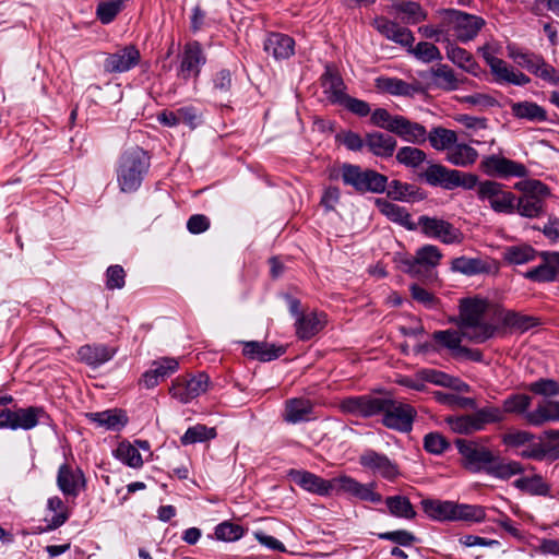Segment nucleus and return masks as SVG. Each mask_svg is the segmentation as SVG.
<instances>
[{
    "label": "nucleus",
    "mask_w": 559,
    "mask_h": 559,
    "mask_svg": "<svg viewBox=\"0 0 559 559\" xmlns=\"http://www.w3.org/2000/svg\"><path fill=\"white\" fill-rule=\"evenodd\" d=\"M515 187L523 191L515 195L514 213L527 218H537L545 213V201L550 195L549 188L539 180L518 182Z\"/></svg>",
    "instance_id": "4"
},
{
    "label": "nucleus",
    "mask_w": 559,
    "mask_h": 559,
    "mask_svg": "<svg viewBox=\"0 0 559 559\" xmlns=\"http://www.w3.org/2000/svg\"><path fill=\"white\" fill-rule=\"evenodd\" d=\"M341 178L345 186L357 193H382L386 189L388 177L370 168L345 163L341 167Z\"/></svg>",
    "instance_id": "5"
},
{
    "label": "nucleus",
    "mask_w": 559,
    "mask_h": 559,
    "mask_svg": "<svg viewBox=\"0 0 559 559\" xmlns=\"http://www.w3.org/2000/svg\"><path fill=\"white\" fill-rule=\"evenodd\" d=\"M321 86L326 99L334 105H341L346 98V85L338 70L331 63L325 64L321 75Z\"/></svg>",
    "instance_id": "20"
},
{
    "label": "nucleus",
    "mask_w": 559,
    "mask_h": 559,
    "mask_svg": "<svg viewBox=\"0 0 559 559\" xmlns=\"http://www.w3.org/2000/svg\"><path fill=\"white\" fill-rule=\"evenodd\" d=\"M473 414L475 416L479 430H483L486 425L498 424L503 421L506 418L504 412L501 411V408L493 405H487L485 407L476 409Z\"/></svg>",
    "instance_id": "57"
},
{
    "label": "nucleus",
    "mask_w": 559,
    "mask_h": 559,
    "mask_svg": "<svg viewBox=\"0 0 559 559\" xmlns=\"http://www.w3.org/2000/svg\"><path fill=\"white\" fill-rule=\"evenodd\" d=\"M531 403L532 399L526 394H512L503 401V408L501 411L504 414H526Z\"/></svg>",
    "instance_id": "61"
},
{
    "label": "nucleus",
    "mask_w": 559,
    "mask_h": 559,
    "mask_svg": "<svg viewBox=\"0 0 559 559\" xmlns=\"http://www.w3.org/2000/svg\"><path fill=\"white\" fill-rule=\"evenodd\" d=\"M245 534V528L236 523L225 521L215 527V536L223 542H235L241 538Z\"/></svg>",
    "instance_id": "63"
},
{
    "label": "nucleus",
    "mask_w": 559,
    "mask_h": 559,
    "mask_svg": "<svg viewBox=\"0 0 559 559\" xmlns=\"http://www.w3.org/2000/svg\"><path fill=\"white\" fill-rule=\"evenodd\" d=\"M486 518L485 508L474 504H453L452 521H467L479 523Z\"/></svg>",
    "instance_id": "48"
},
{
    "label": "nucleus",
    "mask_w": 559,
    "mask_h": 559,
    "mask_svg": "<svg viewBox=\"0 0 559 559\" xmlns=\"http://www.w3.org/2000/svg\"><path fill=\"white\" fill-rule=\"evenodd\" d=\"M395 158L397 163L406 167L416 168L426 160L427 155L418 147L403 146L397 150Z\"/></svg>",
    "instance_id": "55"
},
{
    "label": "nucleus",
    "mask_w": 559,
    "mask_h": 559,
    "mask_svg": "<svg viewBox=\"0 0 559 559\" xmlns=\"http://www.w3.org/2000/svg\"><path fill=\"white\" fill-rule=\"evenodd\" d=\"M347 493L362 501L379 503L382 496L373 490V484H361L347 475L331 479V493Z\"/></svg>",
    "instance_id": "13"
},
{
    "label": "nucleus",
    "mask_w": 559,
    "mask_h": 559,
    "mask_svg": "<svg viewBox=\"0 0 559 559\" xmlns=\"http://www.w3.org/2000/svg\"><path fill=\"white\" fill-rule=\"evenodd\" d=\"M525 468L520 462L507 461L495 454L493 462L488 467L487 474L498 479L508 480L512 476L523 474Z\"/></svg>",
    "instance_id": "40"
},
{
    "label": "nucleus",
    "mask_w": 559,
    "mask_h": 559,
    "mask_svg": "<svg viewBox=\"0 0 559 559\" xmlns=\"http://www.w3.org/2000/svg\"><path fill=\"white\" fill-rule=\"evenodd\" d=\"M527 390L545 397L557 396L559 395V383L552 379L542 378L530 383Z\"/></svg>",
    "instance_id": "64"
},
{
    "label": "nucleus",
    "mask_w": 559,
    "mask_h": 559,
    "mask_svg": "<svg viewBox=\"0 0 559 559\" xmlns=\"http://www.w3.org/2000/svg\"><path fill=\"white\" fill-rule=\"evenodd\" d=\"M206 63V56L199 41L192 40L185 45L177 75L187 81L197 79L201 68Z\"/></svg>",
    "instance_id": "15"
},
{
    "label": "nucleus",
    "mask_w": 559,
    "mask_h": 559,
    "mask_svg": "<svg viewBox=\"0 0 559 559\" xmlns=\"http://www.w3.org/2000/svg\"><path fill=\"white\" fill-rule=\"evenodd\" d=\"M431 76L433 84L447 92L457 90L464 81L455 75L453 69L443 63H439L437 67L431 69Z\"/></svg>",
    "instance_id": "41"
},
{
    "label": "nucleus",
    "mask_w": 559,
    "mask_h": 559,
    "mask_svg": "<svg viewBox=\"0 0 559 559\" xmlns=\"http://www.w3.org/2000/svg\"><path fill=\"white\" fill-rule=\"evenodd\" d=\"M483 58L489 66L495 82L499 84H512L524 86L531 82V79L523 72L515 71L513 67L504 60L493 56L487 49H481Z\"/></svg>",
    "instance_id": "12"
},
{
    "label": "nucleus",
    "mask_w": 559,
    "mask_h": 559,
    "mask_svg": "<svg viewBox=\"0 0 559 559\" xmlns=\"http://www.w3.org/2000/svg\"><path fill=\"white\" fill-rule=\"evenodd\" d=\"M86 417L90 421L95 423L97 427L112 431L121 430L128 423L126 412L117 408L87 413Z\"/></svg>",
    "instance_id": "32"
},
{
    "label": "nucleus",
    "mask_w": 559,
    "mask_h": 559,
    "mask_svg": "<svg viewBox=\"0 0 559 559\" xmlns=\"http://www.w3.org/2000/svg\"><path fill=\"white\" fill-rule=\"evenodd\" d=\"M401 115H391L385 108H377L371 112L370 122L381 129L393 133Z\"/></svg>",
    "instance_id": "62"
},
{
    "label": "nucleus",
    "mask_w": 559,
    "mask_h": 559,
    "mask_svg": "<svg viewBox=\"0 0 559 559\" xmlns=\"http://www.w3.org/2000/svg\"><path fill=\"white\" fill-rule=\"evenodd\" d=\"M377 206L390 221L400 224L408 230L417 229V223L412 222L411 214L406 209L386 200H377Z\"/></svg>",
    "instance_id": "39"
},
{
    "label": "nucleus",
    "mask_w": 559,
    "mask_h": 559,
    "mask_svg": "<svg viewBox=\"0 0 559 559\" xmlns=\"http://www.w3.org/2000/svg\"><path fill=\"white\" fill-rule=\"evenodd\" d=\"M325 324V314L310 312L301 314L296 321V334L302 341L310 340L318 334Z\"/></svg>",
    "instance_id": "36"
},
{
    "label": "nucleus",
    "mask_w": 559,
    "mask_h": 559,
    "mask_svg": "<svg viewBox=\"0 0 559 559\" xmlns=\"http://www.w3.org/2000/svg\"><path fill=\"white\" fill-rule=\"evenodd\" d=\"M380 399L371 394L348 396L340 402V409L344 414L370 418L378 415Z\"/></svg>",
    "instance_id": "18"
},
{
    "label": "nucleus",
    "mask_w": 559,
    "mask_h": 559,
    "mask_svg": "<svg viewBox=\"0 0 559 559\" xmlns=\"http://www.w3.org/2000/svg\"><path fill=\"white\" fill-rule=\"evenodd\" d=\"M511 114L516 119L531 122H544L548 119L547 111L544 107L528 100L512 103Z\"/></svg>",
    "instance_id": "38"
},
{
    "label": "nucleus",
    "mask_w": 559,
    "mask_h": 559,
    "mask_svg": "<svg viewBox=\"0 0 559 559\" xmlns=\"http://www.w3.org/2000/svg\"><path fill=\"white\" fill-rule=\"evenodd\" d=\"M477 198L488 202L490 209L498 214H514L515 194L498 181H480L477 186Z\"/></svg>",
    "instance_id": "8"
},
{
    "label": "nucleus",
    "mask_w": 559,
    "mask_h": 559,
    "mask_svg": "<svg viewBox=\"0 0 559 559\" xmlns=\"http://www.w3.org/2000/svg\"><path fill=\"white\" fill-rule=\"evenodd\" d=\"M489 302L485 298H463L460 301L457 325L464 337L474 343H484L493 336L496 328L485 320Z\"/></svg>",
    "instance_id": "1"
},
{
    "label": "nucleus",
    "mask_w": 559,
    "mask_h": 559,
    "mask_svg": "<svg viewBox=\"0 0 559 559\" xmlns=\"http://www.w3.org/2000/svg\"><path fill=\"white\" fill-rule=\"evenodd\" d=\"M264 50L276 60L288 59L294 55L295 40L285 34L271 33L264 40Z\"/></svg>",
    "instance_id": "31"
},
{
    "label": "nucleus",
    "mask_w": 559,
    "mask_h": 559,
    "mask_svg": "<svg viewBox=\"0 0 559 559\" xmlns=\"http://www.w3.org/2000/svg\"><path fill=\"white\" fill-rule=\"evenodd\" d=\"M448 59L465 72L477 76L479 74V64L473 55L466 49L456 45V41H448L445 46Z\"/></svg>",
    "instance_id": "34"
},
{
    "label": "nucleus",
    "mask_w": 559,
    "mask_h": 559,
    "mask_svg": "<svg viewBox=\"0 0 559 559\" xmlns=\"http://www.w3.org/2000/svg\"><path fill=\"white\" fill-rule=\"evenodd\" d=\"M150 166V156L143 148L133 146L126 150L118 160L116 170L120 191L135 192L141 187Z\"/></svg>",
    "instance_id": "2"
},
{
    "label": "nucleus",
    "mask_w": 559,
    "mask_h": 559,
    "mask_svg": "<svg viewBox=\"0 0 559 559\" xmlns=\"http://www.w3.org/2000/svg\"><path fill=\"white\" fill-rule=\"evenodd\" d=\"M376 86L378 90L389 93L394 96H414L421 92L419 83H407L402 79L397 78H385L381 76L376 80Z\"/></svg>",
    "instance_id": "35"
},
{
    "label": "nucleus",
    "mask_w": 559,
    "mask_h": 559,
    "mask_svg": "<svg viewBox=\"0 0 559 559\" xmlns=\"http://www.w3.org/2000/svg\"><path fill=\"white\" fill-rule=\"evenodd\" d=\"M442 253L437 246L425 245L420 247L415 257H404L399 260V266L412 277L432 282L436 278L433 269L439 265Z\"/></svg>",
    "instance_id": "6"
},
{
    "label": "nucleus",
    "mask_w": 559,
    "mask_h": 559,
    "mask_svg": "<svg viewBox=\"0 0 559 559\" xmlns=\"http://www.w3.org/2000/svg\"><path fill=\"white\" fill-rule=\"evenodd\" d=\"M288 477L304 490L319 496H328L331 493V479L326 480L322 477L304 469H290Z\"/></svg>",
    "instance_id": "21"
},
{
    "label": "nucleus",
    "mask_w": 559,
    "mask_h": 559,
    "mask_svg": "<svg viewBox=\"0 0 559 559\" xmlns=\"http://www.w3.org/2000/svg\"><path fill=\"white\" fill-rule=\"evenodd\" d=\"M216 437L215 428H209L205 425L198 424L189 427L185 435L180 438L183 445L204 442Z\"/></svg>",
    "instance_id": "56"
},
{
    "label": "nucleus",
    "mask_w": 559,
    "mask_h": 559,
    "mask_svg": "<svg viewBox=\"0 0 559 559\" xmlns=\"http://www.w3.org/2000/svg\"><path fill=\"white\" fill-rule=\"evenodd\" d=\"M242 344L243 356L250 359H258L260 361H271L281 357L286 348L284 346H276L274 344H267L265 342L248 341L240 342Z\"/></svg>",
    "instance_id": "26"
},
{
    "label": "nucleus",
    "mask_w": 559,
    "mask_h": 559,
    "mask_svg": "<svg viewBox=\"0 0 559 559\" xmlns=\"http://www.w3.org/2000/svg\"><path fill=\"white\" fill-rule=\"evenodd\" d=\"M451 270L471 276L483 273L486 267L480 259L459 257L452 260Z\"/></svg>",
    "instance_id": "53"
},
{
    "label": "nucleus",
    "mask_w": 559,
    "mask_h": 559,
    "mask_svg": "<svg viewBox=\"0 0 559 559\" xmlns=\"http://www.w3.org/2000/svg\"><path fill=\"white\" fill-rule=\"evenodd\" d=\"M393 134L414 145H420L427 141L426 127L402 115L399 118V122H396Z\"/></svg>",
    "instance_id": "27"
},
{
    "label": "nucleus",
    "mask_w": 559,
    "mask_h": 559,
    "mask_svg": "<svg viewBox=\"0 0 559 559\" xmlns=\"http://www.w3.org/2000/svg\"><path fill=\"white\" fill-rule=\"evenodd\" d=\"M47 508L49 511H52L55 513L52 518L48 520V531L56 530L68 521L70 514L68 508L66 507L61 498L57 496L49 498L47 501Z\"/></svg>",
    "instance_id": "51"
},
{
    "label": "nucleus",
    "mask_w": 559,
    "mask_h": 559,
    "mask_svg": "<svg viewBox=\"0 0 559 559\" xmlns=\"http://www.w3.org/2000/svg\"><path fill=\"white\" fill-rule=\"evenodd\" d=\"M427 140L430 145L437 151H449L457 141L455 131L445 129L443 127L432 128L427 132Z\"/></svg>",
    "instance_id": "45"
},
{
    "label": "nucleus",
    "mask_w": 559,
    "mask_h": 559,
    "mask_svg": "<svg viewBox=\"0 0 559 559\" xmlns=\"http://www.w3.org/2000/svg\"><path fill=\"white\" fill-rule=\"evenodd\" d=\"M140 60L139 49L134 45H129L108 53L104 60V69L108 73H122L136 67Z\"/></svg>",
    "instance_id": "19"
},
{
    "label": "nucleus",
    "mask_w": 559,
    "mask_h": 559,
    "mask_svg": "<svg viewBox=\"0 0 559 559\" xmlns=\"http://www.w3.org/2000/svg\"><path fill=\"white\" fill-rule=\"evenodd\" d=\"M359 464L364 468L369 469L373 474H378L390 481L394 480L400 475L396 463L391 461L385 454L371 449H368L360 454Z\"/></svg>",
    "instance_id": "17"
},
{
    "label": "nucleus",
    "mask_w": 559,
    "mask_h": 559,
    "mask_svg": "<svg viewBox=\"0 0 559 559\" xmlns=\"http://www.w3.org/2000/svg\"><path fill=\"white\" fill-rule=\"evenodd\" d=\"M508 56L520 67L525 68L531 73L538 70V64L542 63V56L533 52H523L514 46H508Z\"/></svg>",
    "instance_id": "52"
},
{
    "label": "nucleus",
    "mask_w": 559,
    "mask_h": 559,
    "mask_svg": "<svg viewBox=\"0 0 559 559\" xmlns=\"http://www.w3.org/2000/svg\"><path fill=\"white\" fill-rule=\"evenodd\" d=\"M448 41L466 44L476 38L486 22L481 16L456 9H441Z\"/></svg>",
    "instance_id": "3"
},
{
    "label": "nucleus",
    "mask_w": 559,
    "mask_h": 559,
    "mask_svg": "<svg viewBox=\"0 0 559 559\" xmlns=\"http://www.w3.org/2000/svg\"><path fill=\"white\" fill-rule=\"evenodd\" d=\"M455 445L462 456V465L465 469L472 473H488V467L495 456L490 449L465 439H456Z\"/></svg>",
    "instance_id": "9"
},
{
    "label": "nucleus",
    "mask_w": 559,
    "mask_h": 559,
    "mask_svg": "<svg viewBox=\"0 0 559 559\" xmlns=\"http://www.w3.org/2000/svg\"><path fill=\"white\" fill-rule=\"evenodd\" d=\"M513 486L531 496H550V485L538 474L518 478L513 481Z\"/></svg>",
    "instance_id": "42"
},
{
    "label": "nucleus",
    "mask_w": 559,
    "mask_h": 559,
    "mask_svg": "<svg viewBox=\"0 0 559 559\" xmlns=\"http://www.w3.org/2000/svg\"><path fill=\"white\" fill-rule=\"evenodd\" d=\"M386 194L389 198L397 201H411L417 198L419 189L414 185L402 182L400 180H392L386 183Z\"/></svg>",
    "instance_id": "49"
},
{
    "label": "nucleus",
    "mask_w": 559,
    "mask_h": 559,
    "mask_svg": "<svg viewBox=\"0 0 559 559\" xmlns=\"http://www.w3.org/2000/svg\"><path fill=\"white\" fill-rule=\"evenodd\" d=\"M385 504L390 514L395 518L412 520L416 516V511L409 499L405 496H391L385 499Z\"/></svg>",
    "instance_id": "46"
},
{
    "label": "nucleus",
    "mask_w": 559,
    "mask_h": 559,
    "mask_svg": "<svg viewBox=\"0 0 559 559\" xmlns=\"http://www.w3.org/2000/svg\"><path fill=\"white\" fill-rule=\"evenodd\" d=\"M542 262L525 273L534 282H551L559 277V252H542Z\"/></svg>",
    "instance_id": "22"
},
{
    "label": "nucleus",
    "mask_w": 559,
    "mask_h": 559,
    "mask_svg": "<svg viewBox=\"0 0 559 559\" xmlns=\"http://www.w3.org/2000/svg\"><path fill=\"white\" fill-rule=\"evenodd\" d=\"M526 421L535 427H540L546 423L559 421V401H544L539 403L534 411L524 415Z\"/></svg>",
    "instance_id": "33"
},
{
    "label": "nucleus",
    "mask_w": 559,
    "mask_h": 559,
    "mask_svg": "<svg viewBox=\"0 0 559 559\" xmlns=\"http://www.w3.org/2000/svg\"><path fill=\"white\" fill-rule=\"evenodd\" d=\"M481 167L486 174L500 178H523L528 175L523 164L495 154L484 158Z\"/></svg>",
    "instance_id": "16"
},
{
    "label": "nucleus",
    "mask_w": 559,
    "mask_h": 559,
    "mask_svg": "<svg viewBox=\"0 0 559 559\" xmlns=\"http://www.w3.org/2000/svg\"><path fill=\"white\" fill-rule=\"evenodd\" d=\"M445 423L455 433L472 435L474 432L480 431L473 413L461 416H448L445 418Z\"/></svg>",
    "instance_id": "50"
},
{
    "label": "nucleus",
    "mask_w": 559,
    "mask_h": 559,
    "mask_svg": "<svg viewBox=\"0 0 559 559\" xmlns=\"http://www.w3.org/2000/svg\"><path fill=\"white\" fill-rule=\"evenodd\" d=\"M478 153L467 144H453L447 153L449 163L455 166L466 167L474 164Z\"/></svg>",
    "instance_id": "44"
},
{
    "label": "nucleus",
    "mask_w": 559,
    "mask_h": 559,
    "mask_svg": "<svg viewBox=\"0 0 559 559\" xmlns=\"http://www.w3.org/2000/svg\"><path fill=\"white\" fill-rule=\"evenodd\" d=\"M57 486L63 495L76 497L80 489L85 487V478L81 469L62 464L58 469Z\"/></svg>",
    "instance_id": "23"
},
{
    "label": "nucleus",
    "mask_w": 559,
    "mask_h": 559,
    "mask_svg": "<svg viewBox=\"0 0 559 559\" xmlns=\"http://www.w3.org/2000/svg\"><path fill=\"white\" fill-rule=\"evenodd\" d=\"M115 456L132 468H140L143 465L139 449L129 442L119 443L115 450Z\"/></svg>",
    "instance_id": "54"
},
{
    "label": "nucleus",
    "mask_w": 559,
    "mask_h": 559,
    "mask_svg": "<svg viewBox=\"0 0 559 559\" xmlns=\"http://www.w3.org/2000/svg\"><path fill=\"white\" fill-rule=\"evenodd\" d=\"M13 430H31L40 423V419L44 416H46V412L39 406L16 408L13 411Z\"/></svg>",
    "instance_id": "37"
},
{
    "label": "nucleus",
    "mask_w": 559,
    "mask_h": 559,
    "mask_svg": "<svg viewBox=\"0 0 559 559\" xmlns=\"http://www.w3.org/2000/svg\"><path fill=\"white\" fill-rule=\"evenodd\" d=\"M366 142L368 151L381 158L392 157L397 147V141L393 135L380 131L366 133Z\"/></svg>",
    "instance_id": "24"
},
{
    "label": "nucleus",
    "mask_w": 559,
    "mask_h": 559,
    "mask_svg": "<svg viewBox=\"0 0 559 559\" xmlns=\"http://www.w3.org/2000/svg\"><path fill=\"white\" fill-rule=\"evenodd\" d=\"M417 228L428 238L438 239L445 245H459L463 241V233L450 222L421 215L418 217Z\"/></svg>",
    "instance_id": "10"
},
{
    "label": "nucleus",
    "mask_w": 559,
    "mask_h": 559,
    "mask_svg": "<svg viewBox=\"0 0 559 559\" xmlns=\"http://www.w3.org/2000/svg\"><path fill=\"white\" fill-rule=\"evenodd\" d=\"M424 512L436 521H452L453 504L452 501H440L424 499L420 502Z\"/></svg>",
    "instance_id": "43"
},
{
    "label": "nucleus",
    "mask_w": 559,
    "mask_h": 559,
    "mask_svg": "<svg viewBox=\"0 0 559 559\" xmlns=\"http://www.w3.org/2000/svg\"><path fill=\"white\" fill-rule=\"evenodd\" d=\"M378 415H382L381 424L399 432H411L417 411L409 404L391 396H381Z\"/></svg>",
    "instance_id": "7"
},
{
    "label": "nucleus",
    "mask_w": 559,
    "mask_h": 559,
    "mask_svg": "<svg viewBox=\"0 0 559 559\" xmlns=\"http://www.w3.org/2000/svg\"><path fill=\"white\" fill-rule=\"evenodd\" d=\"M408 51L426 63L442 59L439 48L429 41H419L415 47H408Z\"/></svg>",
    "instance_id": "59"
},
{
    "label": "nucleus",
    "mask_w": 559,
    "mask_h": 559,
    "mask_svg": "<svg viewBox=\"0 0 559 559\" xmlns=\"http://www.w3.org/2000/svg\"><path fill=\"white\" fill-rule=\"evenodd\" d=\"M544 441L533 443L528 448L519 452L522 459L543 461H556L559 459V429H549L544 431L540 438Z\"/></svg>",
    "instance_id": "14"
},
{
    "label": "nucleus",
    "mask_w": 559,
    "mask_h": 559,
    "mask_svg": "<svg viewBox=\"0 0 559 559\" xmlns=\"http://www.w3.org/2000/svg\"><path fill=\"white\" fill-rule=\"evenodd\" d=\"M313 403L304 397H294L285 402L283 418L288 424H299L312 418Z\"/></svg>",
    "instance_id": "29"
},
{
    "label": "nucleus",
    "mask_w": 559,
    "mask_h": 559,
    "mask_svg": "<svg viewBox=\"0 0 559 559\" xmlns=\"http://www.w3.org/2000/svg\"><path fill=\"white\" fill-rule=\"evenodd\" d=\"M373 25L381 35L404 47H411L414 41V36L408 28L385 17H377Z\"/></svg>",
    "instance_id": "25"
},
{
    "label": "nucleus",
    "mask_w": 559,
    "mask_h": 559,
    "mask_svg": "<svg viewBox=\"0 0 559 559\" xmlns=\"http://www.w3.org/2000/svg\"><path fill=\"white\" fill-rule=\"evenodd\" d=\"M456 169H449L441 164H429L420 174V177L432 187H441L445 190H453V182Z\"/></svg>",
    "instance_id": "30"
},
{
    "label": "nucleus",
    "mask_w": 559,
    "mask_h": 559,
    "mask_svg": "<svg viewBox=\"0 0 559 559\" xmlns=\"http://www.w3.org/2000/svg\"><path fill=\"white\" fill-rule=\"evenodd\" d=\"M502 254L510 264H524L535 260L537 252L528 245H515L507 247Z\"/></svg>",
    "instance_id": "47"
},
{
    "label": "nucleus",
    "mask_w": 559,
    "mask_h": 559,
    "mask_svg": "<svg viewBox=\"0 0 559 559\" xmlns=\"http://www.w3.org/2000/svg\"><path fill=\"white\" fill-rule=\"evenodd\" d=\"M502 322L511 329L524 332L536 326L538 324V319L515 311H507L503 316Z\"/></svg>",
    "instance_id": "58"
},
{
    "label": "nucleus",
    "mask_w": 559,
    "mask_h": 559,
    "mask_svg": "<svg viewBox=\"0 0 559 559\" xmlns=\"http://www.w3.org/2000/svg\"><path fill=\"white\" fill-rule=\"evenodd\" d=\"M462 333L455 330L436 331L432 334L433 340L441 346L452 350L453 356L459 352L462 343Z\"/></svg>",
    "instance_id": "60"
},
{
    "label": "nucleus",
    "mask_w": 559,
    "mask_h": 559,
    "mask_svg": "<svg viewBox=\"0 0 559 559\" xmlns=\"http://www.w3.org/2000/svg\"><path fill=\"white\" fill-rule=\"evenodd\" d=\"M210 377L204 372H199L192 377H178L173 382L169 393L180 403L187 404L199 395L205 393L209 389Z\"/></svg>",
    "instance_id": "11"
},
{
    "label": "nucleus",
    "mask_w": 559,
    "mask_h": 559,
    "mask_svg": "<svg viewBox=\"0 0 559 559\" xmlns=\"http://www.w3.org/2000/svg\"><path fill=\"white\" fill-rule=\"evenodd\" d=\"M115 354L116 349L105 344H86L78 349L79 360L94 368L109 361Z\"/></svg>",
    "instance_id": "28"
}]
</instances>
